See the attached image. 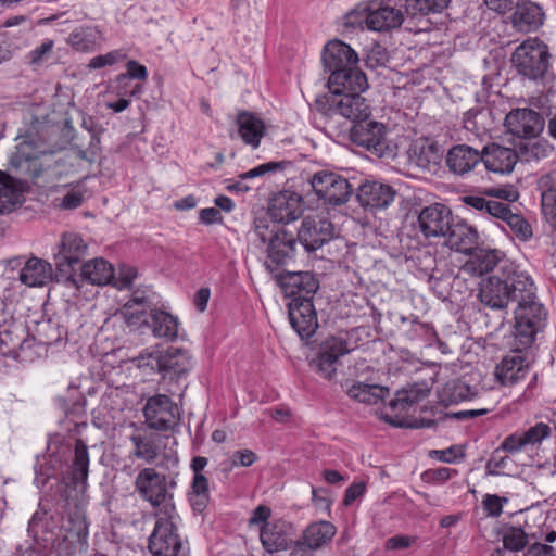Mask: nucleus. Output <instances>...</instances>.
<instances>
[{"label": "nucleus", "mask_w": 556, "mask_h": 556, "mask_svg": "<svg viewBox=\"0 0 556 556\" xmlns=\"http://www.w3.org/2000/svg\"><path fill=\"white\" fill-rule=\"evenodd\" d=\"M532 280L526 271L505 268L500 275L490 276L481 281L478 298L483 305L492 309H503L509 304L515 305Z\"/></svg>", "instance_id": "1"}, {"label": "nucleus", "mask_w": 556, "mask_h": 556, "mask_svg": "<svg viewBox=\"0 0 556 556\" xmlns=\"http://www.w3.org/2000/svg\"><path fill=\"white\" fill-rule=\"evenodd\" d=\"M514 315L515 338L523 349L530 348L535 336L544 329L547 317V312L538 300L533 280L515 303Z\"/></svg>", "instance_id": "2"}, {"label": "nucleus", "mask_w": 556, "mask_h": 556, "mask_svg": "<svg viewBox=\"0 0 556 556\" xmlns=\"http://www.w3.org/2000/svg\"><path fill=\"white\" fill-rule=\"evenodd\" d=\"M548 46L538 37L528 38L511 54V63L518 74L529 80H543L549 68Z\"/></svg>", "instance_id": "3"}, {"label": "nucleus", "mask_w": 556, "mask_h": 556, "mask_svg": "<svg viewBox=\"0 0 556 556\" xmlns=\"http://www.w3.org/2000/svg\"><path fill=\"white\" fill-rule=\"evenodd\" d=\"M175 481H168L167 476L157 472L153 467L141 469L135 478L134 485L139 496L152 507H163L162 513H175L173 494L169 486H175Z\"/></svg>", "instance_id": "4"}, {"label": "nucleus", "mask_w": 556, "mask_h": 556, "mask_svg": "<svg viewBox=\"0 0 556 556\" xmlns=\"http://www.w3.org/2000/svg\"><path fill=\"white\" fill-rule=\"evenodd\" d=\"M175 513L156 514V520L148 538V549L152 556H178L184 542L174 522Z\"/></svg>", "instance_id": "5"}, {"label": "nucleus", "mask_w": 556, "mask_h": 556, "mask_svg": "<svg viewBox=\"0 0 556 556\" xmlns=\"http://www.w3.org/2000/svg\"><path fill=\"white\" fill-rule=\"evenodd\" d=\"M86 253L87 244L81 236L75 232L63 233L58 244V252L54 254L55 280L64 285H75L76 281L71 276Z\"/></svg>", "instance_id": "6"}, {"label": "nucleus", "mask_w": 556, "mask_h": 556, "mask_svg": "<svg viewBox=\"0 0 556 556\" xmlns=\"http://www.w3.org/2000/svg\"><path fill=\"white\" fill-rule=\"evenodd\" d=\"M362 92L330 96L325 100H316L317 110L324 115L333 119L336 116L344 117L352 124L370 116V108Z\"/></svg>", "instance_id": "7"}, {"label": "nucleus", "mask_w": 556, "mask_h": 556, "mask_svg": "<svg viewBox=\"0 0 556 556\" xmlns=\"http://www.w3.org/2000/svg\"><path fill=\"white\" fill-rule=\"evenodd\" d=\"M191 369L190 356L180 349H168L162 355L160 374L162 375L163 389L175 395L182 396L187 388V375Z\"/></svg>", "instance_id": "8"}, {"label": "nucleus", "mask_w": 556, "mask_h": 556, "mask_svg": "<svg viewBox=\"0 0 556 556\" xmlns=\"http://www.w3.org/2000/svg\"><path fill=\"white\" fill-rule=\"evenodd\" d=\"M309 184L317 198L332 206L346 203L354 191V187L346 178L328 170L315 173L309 178Z\"/></svg>", "instance_id": "9"}, {"label": "nucleus", "mask_w": 556, "mask_h": 556, "mask_svg": "<svg viewBox=\"0 0 556 556\" xmlns=\"http://www.w3.org/2000/svg\"><path fill=\"white\" fill-rule=\"evenodd\" d=\"M405 16L407 13L404 0H380L368 8L365 23L371 30L389 31L401 27Z\"/></svg>", "instance_id": "10"}, {"label": "nucleus", "mask_w": 556, "mask_h": 556, "mask_svg": "<svg viewBox=\"0 0 556 556\" xmlns=\"http://www.w3.org/2000/svg\"><path fill=\"white\" fill-rule=\"evenodd\" d=\"M352 351L350 342L343 336H330L319 344L316 357L309 366L325 379L331 380L337 372L339 358Z\"/></svg>", "instance_id": "11"}, {"label": "nucleus", "mask_w": 556, "mask_h": 556, "mask_svg": "<svg viewBox=\"0 0 556 556\" xmlns=\"http://www.w3.org/2000/svg\"><path fill=\"white\" fill-rule=\"evenodd\" d=\"M146 424L157 431L173 430L180 420V410L166 394L149 397L143 407Z\"/></svg>", "instance_id": "12"}, {"label": "nucleus", "mask_w": 556, "mask_h": 556, "mask_svg": "<svg viewBox=\"0 0 556 556\" xmlns=\"http://www.w3.org/2000/svg\"><path fill=\"white\" fill-rule=\"evenodd\" d=\"M504 126L517 139H535L544 130L545 121L532 109H515L506 115Z\"/></svg>", "instance_id": "13"}, {"label": "nucleus", "mask_w": 556, "mask_h": 556, "mask_svg": "<svg viewBox=\"0 0 556 556\" xmlns=\"http://www.w3.org/2000/svg\"><path fill=\"white\" fill-rule=\"evenodd\" d=\"M277 280L291 300L313 301L319 289V280L311 271H285L277 277Z\"/></svg>", "instance_id": "14"}, {"label": "nucleus", "mask_w": 556, "mask_h": 556, "mask_svg": "<svg viewBox=\"0 0 556 556\" xmlns=\"http://www.w3.org/2000/svg\"><path fill=\"white\" fill-rule=\"evenodd\" d=\"M333 224L326 218L305 217L298 231L299 241L306 252H315L333 238Z\"/></svg>", "instance_id": "15"}, {"label": "nucleus", "mask_w": 556, "mask_h": 556, "mask_svg": "<svg viewBox=\"0 0 556 556\" xmlns=\"http://www.w3.org/2000/svg\"><path fill=\"white\" fill-rule=\"evenodd\" d=\"M453 222L451 210L434 203L424 207L418 215V228L426 239L444 237Z\"/></svg>", "instance_id": "16"}, {"label": "nucleus", "mask_w": 556, "mask_h": 556, "mask_svg": "<svg viewBox=\"0 0 556 556\" xmlns=\"http://www.w3.org/2000/svg\"><path fill=\"white\" fill-rule=\"evenodd\" d=\"M303 213V199L292 190H282L270 200L268 214L278 224H289L301 217Z\"/></svg>", "instance_id": "17"}, {"label": "nucleus", "mask_w": 556, "mask_h": 556, "mask_svg": "<svg viewBox=\"0 0 556 556\" xmlns=\"http://www.w3.org/2000/svg\"><path fill=\"white\" fill-rule=\"evenodd\" d=\"M321 61L325 73L345 71L358 65V54L345 42L339 39L329 41L323 49Z\"/></svg>", "instance_id": "18"}, {"label": "nucleus", "mask_w": 556, "mask_h": 556, "mask_svg": "<svg viewBox=\"0 0 556 556\" xmlns=\"http://www.w3.org/2000/svg\"><path fill=\"white\" fill-rule=\"evenodd\" d=\"M520 343L495 367V376L503 386H514L523 379L529 369V361L523 355Z\"/></svg>", "instance_id": "19"}, {"label": "nucleus", "mask_w": 556, "mask_h": 556, "mask_svg": "<svg viewBox=\"0 0 556 556\" xmlns=\"http://www.w3.org/2000/svg\"><path fill=\"white\" fill-rule=\"evenodd\" d=\"M327 86L331 96L364 92L368 88V80L364 72L357 65L345 71L331 72L328 75Z\"/></svg>", "instance_id": "20"}, {"label": "nucleus", "mask_w": 556, "mask_h": 556, "mask_svg": "<svg viewBox=\"0 0 556 556\" xmlns=\"http://www.w3.org/2000/svg\"><path fill=\"white\" fill-rule=\"evenodd\" d=\"M288 308L290 324L296 333L302 339L312 337L318 328L317 313L313 301L291 300Z\"/></svg>", "instance_id": "21"}, {"label": "nucleus", "mask_w": 556, "mask_h": 556, "mask_svg": "<svg viewBox=\"0 0 556 556\" xmlns=\"http://www.w3.org/2000/svg\"><path fill=\"white\" fill-rule=\"evenodd\" d=\"M76 281L75 285H65L68 288L79 290L85 282L96 286H105L114 279V268L104 258H94L85 263L80 273L74 271L71 276Z\"/></svg>", "instance_id": "22"}, {"label": "nucleus", "mask_w": 556, "mask_h": 556, "mask_svg": "<svg viewBox=\"0 0 556 556\" xmlns=\"http://www.w3.org/2000/svg\"><path fill=\"white\" fill-rule=\"evenodd\" d=\"M395 194L390 185L378 181H365L356 189V199L361 206L371 211L388 207L394 201Z\"/></svg>", "instance_id": "23"}, {"label": "nucleus", "mask_w": 556, "mask_h": 556, "mask_svg": "<svg viewBox=\"0 0 556 556\" xmlns=\"http://www.w3.org/2000/svg\"><path fill=\"white\" fill-rule=\"evenodd\" d=\"M511 12V25L521 33L538 30L545 20V13L541 5L531 0H520Z\"/></svg>", "instance_id": "24"}, {"label": "nucleus", "mask_w": 556, "mask_h": 556, "mask_svg": "<svg viewBox=\"0 0 556 556\" xmlns=\"http://www.w3.org/2000/svg\"><path fill=\"white\" fill-rule=\"evenodd\" d=\"M481 161L490 172L508 174L513 172L518 154L514 148L503 147L496 142L483 148Z\"/></svg>", "instance_id": "25"}, {"label": "nucleus", "mask_w": 556, "mask_h": 556, "mask_svg": "<svg viewBox=\"0 0 556 556\" xmlns=\"http://www.w3.org/2000/svg\"><path fill=\"white\" fill-rule=\"evenodd\" d=\"M292 526L285 520L266 522L260 533L263 547L268 553L287 549L292 543Z\"/></svg>", "instance_id": "26"}, {"label": "nucleus", "mask_w": 556, "mask_h": 556, "mask_svg": "<svg viewBox=\"0 0 556 556\" xmlns=\"http://www.w3.org/2000/svg\"><path fill=\"white\" fill-rule=\"evenodd\" d=\"M266 252L267 261L265 264L268 269L274 270L273 265H287L295 258L296 239L287 230L281 231L280 235L276 236V239L267 245Z\"/></svg>", "instance_id": "27"}, {"label": "nucleus", "mask_w": 556, "mask_h": 556, "mask_svg": "<svg viewBox=\"0 0 556 556\" xmlns=\"http://www.w3.org/2000/svg\"><path fill=\"white\" fill-rule=\"evenodd\" d=\"M27 184L0 170V214H9L24 201Z\"/></svg>", "instance_id": "28"}, {"label": "nucleus", "mask_w": 556, "mask_h": 556, "mask_svg": "<svg viewBox=\"0 0 556 556\" xmlns=\"http://www.w3.org/2000/svg\"><path fill=\"white\" fill-rule=\"evenodd\" d=\"M443 238L450 249L467 254L478 244L479 233L468 224L453 220Z\"/></svg>", "instance_id": "29"}, {"label": "nucleus", "mask_w": 556, "mask_h": 556, "mask_svg": "<svg viewBox=\"0 0 556 556\" xmlns=\"http://www.w3.org/2000/svg\"><path fill=\"white\" fill-rule=\"evenodd\" d=\"M0 343L12 350L22 348L28 334L26 326L12 319L3 300L0 301Z\"/></svg>", "instance_id": "30"}, {"label": "nucleus", "mask_w": 556, "mask_h": 556, "mask_svg": "<svg viewBox=\"0 0 556 556\" xmlns=\"http://www.w3.org/2000/svg\"><path fill=\"white\" fill-rule=\"evenodd\" d=\"M469 258L462 266L460 270L469 276H482L492 271L500 261V253L496 250L476 248L467 253Z\"/></svg>", "instance_id": "31"}, {"label": "nucleus", "mask_w": 556, "mask_h": 556, "mask_svg": "<svg viewBox=\"0 0 556 556\" xmlns=\"http://www.w3.org/2000/svg\"><path fill=\"white\" fill-rule=\"evenodd\" d=\"M53 270L47 261L31 256L24 262L18 278L28 287H42L52 280Z\"/></svg>", "instance_id": "32"}, {"label": "nucleus", "mask_w": 556, "mask_h": 556, "mask_svg": "<svg viewBox=\"0 0 556 556\" xmlns=\"http://www.w3.org/2000/svg\"><path fill=\"white\" fill-rule=\"evenodd\" d=\"M481 159L478 150L467 144H458L448 150L446 164L451 172L464 175L472 170Z\"/></svg>", "instance_id": "33"}, {"label": "nucleus", "mask_w": 556, "mask_h": 556, "mask_svg": "<svg viewBox=\"0 0 556 556\" xmlns=\"http://www.w3.org/2000/svg\"><path fill=\"white\" fill-rule=\"evenodd\" d=\"M241 139H262L270 135L273 126L265 122L258 114L250 111H241L236 118Z\"/></svg>", "instance_id": "34"}, {"label": "nucleus", "mask_w": 556, "mask_h": 556, "mask_svg": "<svg viewBox=\"0 0 556 556\" xmlns=\"http://www.w3.org/2000/svg\"><path fill=\"white\" fill-rule=\"evenodd\" d=\"M336 532L337 528L330 521L312 522L303 531L301 542L317 551L330 543Z\"/></svg>", "instance_id": "35"}, {"label": "nucleus", "mask_w": 556, "mask_h": 556, "mask_svg": "<svg viewBox=\"0 0 556 556\" xmlns=\"http://www.w3.org/2000/svg\"><path fill=\"white\" fill-rule=\"evenodd\" d=\"M443 151L438 141H413L408 153L418 166L427 167L430 163H439Z\"/></svg>", "instance_id": "36"}, {"label": "nucleus", "mask_w": 556, "mask_h": 556, "mask_svg": "<svg viewBox=\"0 0 556 556\" xmlns=\"http://www.w3.org/2000/svg\"><path fill=\"white\" fill-rule=\"evenodd\" d=\"M150 326L155 337L165 338L169 341L177 338L178 320L164 311L151 309Z\"/></svg>", "instance_id": "37"}, {"label": "nucleus", "mask_w": 556, "mask_h": 556, "mask_svg": "<svg viewBox=\"0 0 556 556\" xmlns=\"http://www.w3.org/2000/svg\"><path fill=\"white\" fill-rule=\"evenodd\" d=\"M134 444L132 455L147 464H153L159 456V434H134L130 437Z\"/></svg>", "instance_id": "38"}, {"label": "nucleus", "mask_w": 556, "mask_h": 556, "mask_svg": "<svg viewBox=\"0 0 556 556\" xmlns=\"http://www.w3.org/2000/svg\"><path fill=\"white\" fill-rule=\"evenodd\" d=\"M348 394L361 403L375 405L389 395V389L379 384L356 382L348 389Z\"/></svg>", "instance_id": "39"}, {"label": "nucleus", "mask_w": 556, "mask_h": 556, "mask_svg": "<svg viewBox=\"0 0 556 556\" xmlns=\"http://www.w3.org/2000/svg\"><path fill=\"white\" fill-rule=\"evenodd\" d=\"M428 393V389L421 388L417 384L410 387L409 389L400 390L396 392L395 399H392L389 402V407L396 414L405 413L410 406L426 399Z\"/></svg>", "instance_id": "40"}, {"label": "nucleus", "mask_w": 556, "mask_h": 556, "mask_svg": "<svg viewBox=\"0 0 556 556\" xmlns=\"http://www.w3.org/2000/svg\"><path fill=\"white\" fill-rule=\"evenodd\" d=\"M463 202L481 214L496 219H501L503 214L507 213V207L509 205L476 194L465 195L463 198Z\"/></svg>", "instance_id": "41"}, {"label": "nucleus", "mask_w": 556, "mask_h": 556, "mask_svg": "<svg viewBox=\"0 0 556 556\" xmlns=\"http://www.w3.org/2000/svg\"><path fill=\"white\" fill-rule=\"evenodd\" d=\"M89 472V454L86 443L78 439L75 443L74 459L71 466V478L74 483H85Z\"/></svg>", "instance_id": "42"}, {"label": "nucleus", "mask_w": 556, "mask_h": 556, "mask_svg": "<svg viewBox=\"0 0 556 556\" xmlns=\"http://www.w3.org/2000/svg\"><path fill=\"white\" fill-rule=\"evenodd\" d=\"M210 501L208 479L205 475H193L189 502L195 511H203Z\"/></svg>", "instance_id": "43"}, {"label": "nucleus", "mask_w": 556, "mask_h": 556, "mask_svg": "<svg viewBox=\"0 0 556 556\" xmlns=\"http://www.w3.org/2000/svg\"><path fill=\"white\" fill-rule=\"evenodd\" d=\"M350 139H357L365 137V139H383L387 135V127L383 123L361 119L357 124H352L349 127Z\"/></svg>", "instance_id": "44"}, {"label": "nucleus", "mask_w": 556, "mask_h": 556, "mask_svg": "<svg viewBox=\"0 0 556 556\" xmlns=\"http://www.w3.org/2000/svg\"><path fill=\"white\" fill-rule=\"evenodd\" d=\"M406 13L409 17L425 16L444 10L450 0H404Z\"/></svg>", "instance_id": "45"}, {"label": "nucleus", "mask_w": 556, "mask_h": 556, "mask_svg": "<svg viewBox=\"0 0 556 556\" xmlns=\"http://www.w3.org/2000/svg\"><path fill=\"white\" fill-rule=\"evenodd\" d=\"M500 220L505 223L513 233L521 241H528L533 236L531 225L522 215L513 213L509 205L507 207V213L503 214Z\"/></svg>", "instance_id": "46"}, {"label": "nucleus", "mask_w": 556, "mask_h": 556, "mask_svg": "<svg viewBox=\"0 0 556 556\" xmlns=\"http://www.w3.org/2000/svg\"><path fill=\"white\" fill-rule=\"evenodd\" d=\"M98 39V31L92 27H79L68 37V43L77 51L93 50Z\"/></svg>", "instance_id": "47"}, {"label": "nucleus", "mask_w": 556, "mask_h": 556, "mask_svg": "<svg viewBox=\"0 0 556 556\" xmlns=\"http://www.w3.org/2000/svg\"><path fill=\"white\" fill-rule=\"evenodd\" d=\"M43 143L46 141H22L11 157V164L20 167L22 161L38 159L40 154H46L47 151L42 148Z\"/></svg>", "instance_id": "48"}, {"label": "nucleus", "mask_w": 556, "mask_h": 556, "mask_svg": "<svg viewBox=\"0 0 556 556\" xmlns=\"http://www.w3.org/2000/svg\"><path fill=\"white\" fill-rule=\"evenodd\" d=\"M379 159L393 160L397 155L396 141H352Z\"/></svg>", "instance_id": "49"}, {"label": "nucleus", "mask_w": 556, "mask_h": 556, "mask_svg": "<svg viewBox=\"0 0 556 556\" xmlns=\"http://www.w3.org/2000/svg\"><path fill=\"white\" fill-rule=\"evenodd\" d=\"M486 115L488 113L483 111L469 110L464 115V129L478 139L483 138L488 134V128L483 125Z\"/></svg>", "instance_id": "50"}, {"label": "nucleus", "mask_w": 556, "mask_h": 556, "mask_svg": "<svg viewBox=\"0 0 556 556\" xmlns=\"http://www.w3.org/2000/svg\"><path fill=\"white\" fill-rule=\"evenodd\" d=\"M444 392L447 395V399L452 403H458L462 401L470 400L476 395V388L471 387L464 379H457L448 382Z\"/></svg>", "instance_id": "51"}, {"label": "nucleus", "mask_w": 556, "mask_h": 556, "mask_svg": "<svg viewBox=\"0 0 556 556\" xmlns=\"http://www.w3.org/2000/svg\"><path fill=\"white\" fill-rule=\"evenodd\" d=\"M276 222L268 220L267 218H257L255 220L254 233L265 244H269L276 236L280 235L286 229L280 228L275 224Z\"/></svg>", "instance_id": "52"}, {"label": "nucleus", "mask_w": 556, "mask_h": 556, "mask_svg": "<svg viewBox=\"0 0 556 556\" xmlns=\"http://www.w3.org/2000/svg\"><path fill=\"white\" fill-rule=\"evenodd\" d=\"M528 544V536L521 528L510 527L503 534V546L505 549L518 552Z\"/></svg>", "instance_id": "53"}, {"label": "nucleus", "mask_w": 556, "mask_h": 556, "mask_svg": "<svg viewBox=\"0 0 556 556\" xmlns=\"http://www.w3.org/2000/svg\"><path fill=\"white\" fill-rule=\"evenodd\" d=\"M405 336L410 341L430 342L435 332L430 325L421 323L417 317H414L410 320V327L405 331Z\"/></svg>", "instance_id": "54"}, {"label": "nucleus", "mask_w": 556, "mask_h": 556, "mask_svg": "<svg viewBox=\"0 0 556 556\" xmlns=\"http://www.w3.org/2000/svg\"><path fill=\"white\" fill-rule=\"evenodd\" d=\"M101 152L100 141H88L87 146L80 144L71 149L72 156L87 163L94 162Z\"/></svg>", "instance_id": "55"}, {"label": "nucleus", "mask_w": 556, "mask_h": 556, "mask_svg": "<svg viewBox=\"0 0 556 556\" xmlns=\"http://www.w3.org/2000/svg\"><path fill=\"white\" fill-rule=\"evenodd\" d=\"M542 211L546 220L556 229V187L542 192Z\"/></svg>", "instance_id": "56"}, {"label": "nucleus", "mask_w": 556, "mask_h": 556, "mask_svg": "<svg viewBox=\"0 0 556 556\" xmlns=\"http://www.w3.org/2000/svg\"><path fill=\"white\" fill-rule=\"evenodd\" d=\"M127 72L122 73L116 77L119 86H126L128 79L146 80L148 72L146 66L139 64L137 61H129L126 65Z\"/></svg>", "instance_id": "57"}, {"label": "nucleus", "mask_w": 556, "mask_h": 556, "mask_svg": "<svg viewBox=\"0 0 556 556\" xmlns=\"http://www.w3.org/2000/svg\"><path fill=\"white\" fill-rule=\"evenodd\" d=\"M521 433L527 445H535L540 444L544 439L551 435V428L544 422H538Z\"/></svg>", "instance_id": "58"}, {"label": "nucleus", "mask_w": 556, "mask_h": 556, "mask_svg": "<svg viewBox=\"0 0 556 556\" xmlns=\"http://www.w3.org/2000/svg\"><path fill=\"white\" fill-rule=\"evenodd\" d=\"M457 475V470L447 467L428 469L421 475V479L427 483L441 484Z\"/></svg>", "instance_id": "59"}, {"label": "nucleus", "mask_w": 556, "mask_h": 556, "mask_svg": "<svg viewBox=\"0 0 556 556\" xmlns=\"http://www.w3.org/2000/svg\"><path fill=\"white\" fill-rule=\"evenodd\" d=\"M389 61L388 51L380 45H375L368 52L365 64L367 67L375 70L384 66Z\"/></svg>", "instance_id": "60"}, {"label": "nucleus", "mask_w": 556, "mask_h": 556, "mask_svg": "<svg viewBox=\"0 0 556 556\" xmlns=\"http://www.w3.org/2000/svg\"><path fill=\"white\" fill-rule=\"evenodd\" d=\"M125 58L126 55L122 51L114 50L106 54L92 58L88 64V67L90 70H98L108 65L111 66L124 60Z\"/></svg>", "instance_id": "61"}, {"label": "nucleus", "mask_w": 556, "mask_h": 556, "mask_svg": "<svg viewBox=\"0 0 556 556\" xmlns=\"http://www.w3.org/2000/svg\"><path fill=\"white\" fill-rule=\"evenodd\" d=\"M527 446V443L525 441V438L521 432H515L509 435H507L501 445L498 446V450H502L504 452H508L510 454H515L517 452H520L522 448Z\"/></svg>", "instance_id": "62"}, {"label": "nucleus", "mask_w": 556, "mask_h": 556, "mask_svg": "<svg viewBox=\"0 0 556 556\" xmlns=\"http://www.w3.org/2000/svg\"><path fill=\"white\" fill-rule=\"evenodd\" d=\"M507 502L506 497H501L495 494H486L483 497L482 505L488 516L498 517L503 511V504Z\"/></svg>", "instance_id": "63"}, {"label": "nucleus", "mask_w": 556, "mask_h": 556, "mask_svg": "<svg viewBox=\"0 0 556 556\" xmlns=\"http://www.w3.org/2000/svg\"><path fill=\"white\" fill-rule=\"evenodd\" d=\"M163 353H147L140 354L134 359L138 368H150L153 371L160 372Z\"/></svg>", "instance_id": "64"}]
</instances>
